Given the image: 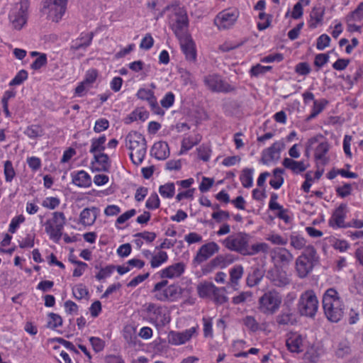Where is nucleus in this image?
<instances>
[{"label":"nucleus","instance_id":"obj_64","mask_svg":"<svg viewBox=\"0 0 363 363\" xmlns=\"http://www.w3.org/2000/svg\"><path fill=\"white\" fill-rule=\"evenodd\" d=\"M330 40V38L327 34L320 35L317 39L316 48L318 50H324L329 46Z\"/></svg>","mask_w":363,"mask_h":363},{"label":"nucleus","instance_id":"obj_40","mask_svg":"<svg viewBox=\"0 0 363 363\" xmlns=\"http://www.w3.org/2000/svg\"><path fill=\"white\" fill-rule=\"evenodd\" d=\"M66 218L62 212L52 213L51 218L48 220L49 227H63Z\"/></svg>","mask_w":363,"mask_h":363},{"label":"nucleus","instance_id":"obj_43","mask_svg":"<svg viewBox=\"0 0 363 363\" xmlns=\"http://www.w3.org/2000/svg\"><path fill=\"white\" fill-rule=\"evenodd\" d=\"M159 193L162 196V197L164 199H172L173 198L175 193V186L172 182H169L161 185L159 187Z\"/></svg>","mask_w":363,"mask_h":363},{"label":"nucleus","instance_id":"obj_18","mask_svg":"<svg viewBox=\"0 0 363 363\" xmlns=\"http://www.w3.org/2000/svg\"><path fill=\"white\" fill-rule=\"evenodd\" d=\"M196 333V328L192 327L182 332L172 331L169 334V343L175 345L184 344Z\"/></svg>","mask_w":363,"mask_h":363},{"label":"nucleus","instance_id":"obj_28","mask_svg":"<svg viewBox=\"0 0 363 363\" xmlns=\"http://www.w3.org/2000/svg\"><path fill=\"white\" fill-rule=\"evenodd\" d=\"M244 269L242 265H235L230 269V282L228 285L230 286L234 290H238L239 286V281L242 279Z\"/></svg>","mask_w":363,"mask_h":363},{"label":"nucleus","instance_id":"obj_44","mask_svg":"<svg viewBox=\"0 0 363 363\" xmlns=\"http://www.w3.org/2000/svg\"><path fill=\"white\" fill-rule=\"evenodd\" d=\"M284 173V169L280 168H276L273 171L274 179H272L269 181V184L272 187L275 189H279L284 183V178L282 177V174Z\"/></svg>","mask_w":363,"mask_h":363},{"label":"nucleus","instance_id":"obj_55","mask_svg":"<svg viewBox=\"0 0 363 363\" xmlns=\"http://www.w3.org/2000/svg\"><path fill=\"white\" fill-rule=\"evenodd\" d=\"M252 298V292L250 291H242L238 295L232 297V303L233 304H241L250 300Z\"/></svg>","mask_w":363,"mask_h":363},{"label":"nucleus","instance_id":"obj_38","mask_svg":"<svg viewBox=\"0 0 363 363\" xmlns=\"http://www.w3.org/2000/svg\"><path fill=\"white\" fill-rule=\"evenodd\" d=\"M345 205H340L333 213L330 223H334L337 227H342L345 217Z\"/></svg>","mask_w":363,"mask_h":363},{"label":"nucleus","instance_id":"obj_51","mask_svg":"<svg viewBox=\"0 0 363 363\" xmlns=\"http://www.w3.org/2000/svg\"><path fill=\"white\" fill-rule=\"evenodd\" d=\"M160 206V200L158 195L156 193L150 194L145 202V207L148 210H156L159 208Z\"/></svg>","mask_w":363,"mask_h":363},{"label":"nucleus","instance_id":"obj_45","mask_svg":"<svg viewBox=\"0 0 363 363\" xmlns=\"http://www.w3.org/2000/svg\"><path fill=\"white\" fill-rule=\"evenodd\" d=\"M347 21H357L358 22L363 20V1L360 2L356 9L350 12L345 18Z\"/></svg>","mask_w":363,"mask_h":363},{"label":"nucleus","instance_id":"obj_26","mask_svg":"<svg viewBox=\"0 0 363 363\" xmlns=\"http://www.w3.org/2000/svg\"><path fill=\"white\" fill-rule=\"evenodd\" d=\"M201 135L199 133H194L185 136L182 140L180 154H184L192 149L200 143Z\"/></svg>","mask_w":363,"mask_h":363},{"label":"nucleus","instance_id":"obj_13","mask_svg":"<svg viewBox=\"0 0 363 363\" xmlns=\"http://www.w3.org/2000/svg\"><path fill=\"white\" fill-rule=\"evenodd\" d=\"M306 337L297 333H291L286 339V346L291 352L299 353L304 350L307 345Z\"/></svg>","mask_w":363,"mask_h":363},{"label":"nucleus","instance_id":"obj_16","mask_svg":"<svg viewBox=\"0 0 363 363\" xmlns=\"http://www.w3.org/2000/svg\"><path fill=\"white\" fill-rule=\"evenodd\" d=\"M247 243V235L240 233L232 238L230 240L228 239V249L246 255L249 247Z\"/></svg>","mask_w":363,"mask_h":363},{"label":"nucleus","instance_id":"obj_62","mask_svg":"<svg viewBox=\"0 0 363 363\" xmlns=\"http://www.w3.org/2000/svg\"><path fill=\"white\" fill-rule=\"evenodd\" d=\"M154 39L150 33H146L142 38L140 48L141 49L149 50L154 45Z\"/></svg>","mask_w":363,"mask_h":363},{"label":"nucleus","instance_id":"obj_56","mask_svg":"<svg viewBox=\"0 0 363 363\" xmlns=\"http://www.w3.org/2000/svg\"><path fill=\"white\" fill-rule=\"evenodd\" d=\"M109 128V121L105 118H101L95 121L94 131L96 133L106 130Z\"/></svg>","mask_w":363,"mask_h":363},{"label":"nucleus","instance_id":"obj_39","mask_svg":"<svg viewBox=\"0 0 363 363\" xmlns=\"http://www.w3.org/2000/svg\"><path fill=\"white\" fill-rule=\"evenodd\" d=\"M4 175L6 183H11L16 176V172L11 160H6L4 162Z\"/></svg>","mask_w":363,"mask_h":363},{"label":"nucleus","instance_id":"obj_42","mask_svg":"<svg viewBox=\"0 0 363 363\" xmlns=\"http://www.w3.org/2000/svg\"><path fill=\"white\" fill-rule=\"evenodd\" d=\"M269 251V245L265 242H258L248 247L246 255H255L258 253L267 254Z\"/></svg>","mask_w":363,"mask_h":363},{"label":"nucleus","instance_id":"obj_9","mask_svg":"<svg viewBox=\"0 0 363 363\" xmlns=\"http://www.w3.org/2000/svg\"><path fill=\"white\" fill-rule=\"evenodd\" d=\"M27 3H21L18 9H14L9 14V20L13 27L16 30H21L27 23L28 20Z\"/></svg>","mask_w":363,"mask_h":363},{"label":"nucleus","instance_id":"obj_24","mask_svg":"<svg viewBox=\"0 0 363 363\" xmlns=\"http://www.w3.org/2000/svg\"><path fill=\"white\" fill-rule=\"evenodd\" d=\"M284 143L283 141L274 142L269 147L265 149L262 152L263 159L267 161H271L278 157L281 150L284 148Z\"/></svg>","mask_w":363,"mask_h":363},{"label":"nucleus","instance_id":"obj_36","mask_svg":"<svg viewBox=\"0 0 363 363\" xmlns=\"http://www.w3.org/2000/svg\"><path fill=\"white\" fill-rule=\"evenodd\" d=\"M106 141V137L105 135H102L99 138H94L91 140V147L89 152L91 154H96L103 152L105 150V143Z\"/></svg>","mask_w":363,"mask_h":363},{"label":"nucleus","instance_id":"obj_49","mask_svg":"<svg viewBox=\"0 0 363 363\" xmlns=\"http://www.w3.org/2000/svg\"><path fill=\"white\" fill-rule=\"evenodd\" d=\"M277 323L279 325H293L295 322L294 315L289 312L281 313L277 316Z\"/></svg>","mask_w":363,"mask_h":363},{"label":"nucleus","instance_id":"obj_2","mask_svg":"<svg viewBox=\"0 0 363 363\" xmlns=\"http://www.w3.org/2000/svg\"><path fill=\"white\" fill-rule=\"evenodd\" d=\"M125 146L130 151V159L135 165H140L147 153L146 140L137 131H130L125 137Z\"/></svg>","mask_w":363,"mask_h":363},{"label":"nucleus","instance_id":"obj_23","mask_svg":"<svg viewBox=\"0 0 363 363\" xmlns=\"http://www.w3.org/2000/svg\"><path fill=\"white\" fill-rule=\"evenodd\" d=\"M206 85L213 91H225L226 87L221 77L217 74H210L205 78Z\"/></svg>","mask_w":363,"mask_h":363},{"label":"nucleus","instance_id":"obj_22","mask_svg":"<svg viewBox=\"0 0 363 363\" xmlns=\"http://www.w3.org/2000/svg\"><path fill=\"white\" fill-rule=\"evenodd\" d=\"M282 164L285 168L290 169L296 174L303 172L309 167V164L308 162L304 161H296L288 157L283 160Z\"/></svg>","mask_w":363,"mask_h":363},{"label":"nucleus","instance_id":"obj_14","mask_svg":"<svg viewBox=\"0 0 363 363\" xmlns=\"http://www.w3.org/2000/svg\"><path fill=\"white\" fill-rule=\"evenodd\" d=\"M182 52L186 60L190 62H195L196 60V45L191 35L179 38Z\"/></svg>","mask_w":363,"mask_h":363},{"label":"nucleus","instance_id":"obj_5","mask_svg":"<svg viewBox=\"0 0 363 363\" xmlns=\"http://www.w3.org/2000/svg\"><path fill=\"white\" fill-rule=\"evenodd\" d=\"M189 27V18L184 8L176 7L174 13L170 17V28L176 37L179 39L184 36L190 35L187 33Z\"/></svg>","mask_w":363,"mask_h":363},{"label":"nucleus","instance_id":"obj_57","mask_svg":"<svg viewBox=\"0 0 363 363\" xmlns=\"http://www.w3.org/2000/svg\"><path fill=\"white\" fill-rule=\"evenodd\" d=\"M48 64V57L45 53L40 55L30 65V68L33 70H38Z\"/></svg>","mask_w":363,"mask_h":363},{"label":"nucleus","instance_id":"obj_41","mask_svg":"<svg viewBox=\"0 0 363 363\" xmlns=\"http://www.w3.org/2000/svg\"><path fill=\"white\" fill-rule=\"evenodd\" d=\"M136 97L146 101L148 104L156 99L155 92L146 88H140L136 93Z\"/></svg>","mask_w":363,"mask_h":363},{"label":"nucleus","instance_id":"obj_12","mask_svg":"<svg viewBox=\"0 0 363 363\" xmlns=\"http://www.w3.org/2000/svg\"><path fill=\"white\" fill-rule=\"evenodd\" d=\"M266 277L272 284L278 287H284L290 283V279L286 272L277 266L267 271Z\"/></svg>","mask_w":363,"mask_h":363},{"label":"nucleus","instance_id":"obj_20","mask_svg":"<svg viewBox=\"0 0 363 363\" xmlns=\"http://www.w3.org/2000/svg\"><path fill=\"white\" fill-rule=\"evenodd\" d=\"M325 6L318 4L312 8L308 21V26L311 28H316L318 26L323 23V18L325 16Z\"/></svg>","mask_w":363,"mask_h":363},{"label":"nucleus","instance_id":"obj_34","mask_svg":"<svg viewBox=\"0 0 363 363\" xmlns=\"http://www.w3.org/2000/svg\"><path fill=\"white\" fill-rule=\"evenodd\" d=\"M227 266L226 257L223 255H218L213 259L203 269L204 273H208L215 269H223Z\"/></svg>","mask_w":363,"mask_h":363},{"label":"nucleus","instance_id":"obj_11","mask_svg":"<svg viewBox=\"0 0 363 363\" xmlns=\"http://www.w3.org/2000/svg\"><path fill=\"white\" fill-rule=\"evenodd\" d=\"M218 250V245L214 242H211L202 245L197 251L192 261L193 264L194 266L201 264L217 252Z\"/></svg>","mask_w":363,"mask_h":363},{"label":"nucleus","instance_id":"obj_30","mask_svg":"<svg viewBox=\"0 0 363 363\" xmlns=\"http://www.w3.org/2000/svg\"><path fill=\"white\" fill-rule=\"evenodd\" d=\"M272 257L276 262L283 264L290 263L294 259L293 255L286 248H278L275 250Z\"/></svg>","mask_w":363,"mask_h":363},{"label":"nucleus","instance_id":"obj_3","mask_svg":"<svg viewBox=\"0 0 363 363\" xmlns=\"http://www.w3.org/2000/svg\"><path fill=\"white\" fill-rule=\"evenodd\" d=\"M319 262V256L315 247L306 246L303 252L296 260V270L298 277H306Z\"/></svg>","mask_w":363,"mask_h":363},{"label":"nucleus","instance_id":"obj_50","mask_svg":"<svg viewBox=\"0 0 363 363\" xmlns=\"http://www.w3.org/2000/svg\"><path fill=\"white\" fill-rule=\"evenodd\" d=\"M198 158L203 162H208L211 158V150L208 145H201L196 149Z\"/></svg>","mask_w":363,"mask_h":363},{"label":"nucleus","instance_id":"obj_25","mask_svg":"<svg viewBox=\"0 0 363 363\" xmlns=\"http://www.w3.org/2000/svg\"><path fill=\"white\" fill-rule=\"evenodd\" d=\"M152 155L159 160H164L169 155V149L167 143L157 142L152 147Z\"/></svg>","mask_w":363,"mask_h":363},{"label":"nucleus","instance_id":"obj_48","mask_svg":"<svg viewBox=\"0 0 363 363\" xmlns=\"http://www.w3.org/2000/svg\"><path fill=\"white\" fill-rule=\"evenodd\" d=\"M60 204V199L57 196L45 197L42 201V206L50 210H54Z\"/></svg>","mask_w":363,"mask_h":363},{"label":"nucleus","instance_id":"obj_31","mask_svg":"<svg viewBox=\"0 0 363 363\" xmlns=\"http://www.w3.org/2000/svg\"><path fill=\"white\" fill-rule=\"evenodd\" d=\"M149 118V112L143 107H139L133 110L127 117L126 123L140 121H145Z\"/></svg>","mask_w":363,"mask_h":363},{"label":"nucleus","instance_id":"obj_35","mask_svg":"<svg viewBox=\"0 0 363 363\" xmlns=\"http://www.w3.org/2000/svg\"><path fill=\"white\" fill-rule=\"evenodd\" d=\"M329 149L330 145L327 141L324 140L319 143L315 149L314 156L315 160L321 161L323 164H325L328 162L325 155L329 151Z\"/></svg>","mask_w":363,"mask_h":363},{"label":"nucleus","instance_id":"obj_33","mask_svg":"<svg viewBox=\"0 0 363 363\" xmlns=\"http://www.w3.org/2000/svg\"><path fill=\"white\" fill-rule=\"evenodd\" d=\"M23 133L30 139L34 140L44 135L45 130L41 125L31 124L26 127Z\"/></svg>","mask_w":363,"mask_h":363},{"label":"nucleus","instance_id":"obj_6","mask_svg":"<svg viewBox=\"0 0 363 363\" xmlns=\"http://www.w3.org/2000/svg\"><path fill=\"white\" fill-rule=\"evenodd\" d=\"M318 300L313 290L302 293L298 302V310L301 315L313 318L318 309Z\"/></svg>","mask_w":363,"mask_h":363},{"label":"nucleus","instance_id":"obj_54","mask_svg":"<svg viewBox=\"0 0 363 363\" xmlns=\"http://www.w3.org/2000/svg\"><path fill=\"white\" fill-rule=\"evenodd\" d=\"M99 77V71L95 68L89 69L86 73L83 81L91 86V85L96 81Z\"/></svg>","mask_w":363,"mask_h":363},{"label":"nucleus","instance_id":"obj_21","mask_svg":"<svg viewBox=\"0 0 363 363\" xmlns=\"http://www.w3.org/2000/svg\"><path fill=\"white\" fill-rule=\"evenodd\" d=\"M93 38V32H82L79 36L72 41L71 50L76 51L86 49L91 44Z\"/></svg>","mask_w":363,"mask_h":363},{"label":"nucleus","instance_id":"obj_27","mask_svg":"<svg viewBox=\"0 0 363 363\" xmlns=\"http://www.w3.org/2000/svg\"><path fill=\"white\" fill-rule=\"evenodd\" d=\"M333 347L335 354L337 357H344L351 352L350 343L345 338H341L335 341Z\"/></svg>","mask_w":363,"mask_h":363},{"label":"nucleus","instance_id":"obj_52","mask_svg":"<svg viewBox=\"0 0 363 363\" xmlns=\"http://www.w3.org/2000/svg\"><path fill=\"white\" fill-rule=\"evenodd\" d=\"M240 181L244 187H251L252 185V170L245 169L240 175Z\"/></svg>","mask_w":363,"mask_h":363},{"label":"nucleus","instance_id":"obj_63","mask_svg":"<svg viewBox=\"0 0 363 363\" xmlns=\"http://www.w3.org/2000/svg\"><path fill=\"white\" fill-rule=\"evenodd\" d=\"M290 243L295 249L301 250L305 247L306 241L300 235H291Z\"/></svg>","mask_w":363,"mask_h":363},{"label":"nucleus","instance_id":"obj_15","mask_svg":"<svg viewBox=\"0 0 363 363\" xmlns=\"http://www.w3.org/2000/svg\"><path fill=\"white\" fill-rule=\"evenodd\" d=\"M93 160L91 162L92 172H108L111 162L108 155L104 152L93 154Z\"/></svg>","mask_w":363,"mask_h":363},{"label":"nucleus","instance_id":"obj_46","mask_svg":"<svg viewBox=\"0 0 363 363\" xmlns=\"http://www.w3.org/2000/svg\"><path fill=\"white\" fill-rule=\"evenodd\" d=\"M168 259V255L164 251H160L156 255H153L150 262L151 267L156 268L160 267L162 264L166 262Z\"/></svg>","mask_w":363,"mask_h":363},{"label":"nucleus","instance_id":"obj_47","mask_svg":"<svg viewBox=\"0 0 363 363\" xmlns=\"http://www.w3.org/2000/svg\"><path fill=\"white\" fill-rule=\"evenodd\" d=\"M214 25L218 30H225L227 28V11H220L214 19Z\"/></svg>","mask_w":363,"mask_h":363},{"label":"nucleus","instance_id":"obj_17","mask_svg":"<svg viewBox=\"0 0 363 363\" xmlns=\"http://www.w3.org/2000/svg\"><path fill=\"white\" fill-rule=\"evenodd\" d=\"M72 183L79 188H89L92 184L91 175L85 170H75L70 173Z\"/></svg>","mask_w":363,"mask_h":363},{"label":"nucleus","instance_id":"obj_58","mask_svg":"<svg viewBox=\"0 0 363 363\" xmlns=\"http://www.w3.org/2000/svg\"><path fill=\"white\" fill-rule=\"evenodd\" d=\"M174 94L172 91H169L161 99L160 104L163 108L168 109L174 105Z\"/></svg>","mask_w":363,"mask_h":363},{"label":"nucleus","instance_id":"obj_10","mask_svg":"<svg viewBox=\"0 0 363 363\" xmlns=\"http://www.w3.org/2000/svg\"><path fill=\"white\" fill-rule=\"evenodd\" d=\"M48 16L54 22L60 21L65 13L67 0H47Z\"/></svg>","mask_w":363,"mask_h":363},{"label":"nucleus","instance_id":"obj_61","mask_svg":"<svg viewBox=\"0 0 363 363\" xmlns=\"http://www.w3.org/2000/svg\"><path fill=\"white\" fill-rule=\"evenodd\" d=\"M74 296L77 299H82L89 294L88 290L83 284H78L72 289Z\"/></svg>","mask_w":363,"mask_h":363},{"label":"nucleus","instance_id":"obj_60","mask_svg":"<svg viewBox=\"0 0 363 363\" xmlns=\"http://www.w3.org/2000/svg\"><path fill=\"white\" fill-rule=\"evenodd\" d=\"M90 87L91 86L87 83H84V81L80 82L74 89V96L77 97H82L85 96Z\"/></svg>","mask_w":363,"mask_h":363},{"label":"nucleus","instance_id":"obj_19","mask_svg":"<svg viewBox=\"0 0 363 363\" xmlns=\"http://www.w3.org/2000/svg\"><path fill=\"white\" fill-rule=\"evenodd\" d=\"M186 265L184 262H177L162 269L159 274L162 279L178 278L184 272Z\"/></svg>","mask_w":363,"mask_h":363},{"label":"nucleus","instance_id":"obj_53","mask_svg":"<svg viewBox=\"0 0 363 363\" xmlns=\"http://www.w3.org/2000/svg\"><path fill=\"white\" fill-rule=\"evenodd\" d=\"M28 74L25 69H21L10 81L9 86H18L28 79Z\"/></svg>","mask_w":363,"mask_h":363},{"label":"nucleus","instance_id":"obj_7","mask_svg":"<svg viewBox=\"0 0 363 363\" xmlns=\"http://www.w3.org/2000/svg\"><path fill=\"white\" fill-rule=\"evenodd\" d=\"M144 311L150 321L157 326H164L170 321L167 308L164 306L149 303L144 305Z\"/></svg>","mask_w":363,"mask_h":363},{"label":"nucleus","instance_id":"obj_37","mask_svg":"<svg viewBox=\"0 0 363 363\" xmlns=\"http://www.w3.org/2000/svg\"><path fill=\"white\" fill-rule=\"evenodd\" d=\"M263 276V270L259 267L254 268L252 272L249 274L247 277L246 282L247 286L250 287H253L257 285L262 279Z\"/></svg>","mask_w":363,"mask_h":363},{"label":"nucleus","instance_id":"obj_32","mask_svg":"<svg viewBox=\"0 0 363 363\" xmlns=\"http://www.w3.org/2000/svg\"><path fill=\"white\" fill-rule=\"evenodd\" d=\"M96 218V208H84L80 213V222L84 226H91Z\"/></svg>","mask_w":363,"mask_h":363},{"label":"nucleus","instance_id":"obj_29","mask_svg":"<svg viewBox=\"0 0 363 363\" xmlns=\"http://www.w3.org/2000/svg\"><path fill=\"white\" fill-rule=\"evenodd\" d=\"M198 294L201 298L212 297L213 292H223V289H217V287L211 282H204L200 284L198 287Z\"/></svg>","mask_w":363,"mask_h":363},{"label":"nucleus","instance_id":"obj_1","mask_svg":"<svg viewBox=\"0 0 363 363\" xmlns=\"http://www.w3.org/2000/svg\"><path fill=\"white\" fill-rule=\"evenodd\" d=\"M322 302L328 320L333 323L340 321L344 315L345 305L339 293L333 288L327 289Z\"/></svg>","mask_w":363,"mask_h":363},{"label":"nucleus","instance_id":"obj_4","mask_svg":"<svg viewBox=\"0 0 363 363\" xmlns=\"http://www.w3.org/2000/svg\"><path fill=\"white\" fill-rule=\"evenodd\" d=\"M151 293L157 301H175L181 296L182 289L177 284L168 285V281L163 279L155 284Z\"/></svg>","mask_w":363,"mask_h":363},{"label":"nucleus","instance_id":"obj_8","mask_svg":"<svg viewBox=\"0 0 363 363\" xmlns=\"http://www.w3.org/2000/svg\"><path fill=\"white\" fill-rule=\"evenodd\" d=\"M281 296L275 290L264 293L259 299V309L264 313H274L281 303Z\"/></svg>","mask_w":363,"mask_h":363},{"label":"nucleus","instance_id":"obj_59","mask_svg":"<svg viewBox=\"0 0 363 363\" xmlns=\"http://www.w3.org/2000/svg\"><path fill=\"white\" fill-rule=\"evenodd\" d=\"M49 320L48 326L52 329L56 328L62 324V319L58 314L50 313L49 314Z\"/></svg>","mask_w":363,"mask_h":363}]
</instances>
